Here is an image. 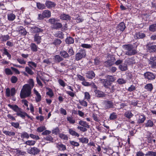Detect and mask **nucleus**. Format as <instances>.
I'll return each instance as SVG.
<instances>
[{
	"instance_id": "1",
	"label": "nucleus",
	"mask_w": 156,
	"mask_h": 156,
	"mask_svg": "<svg viewBox=\"0 0 156 156\" xmlns=\"http://www.w3.org/2000/svg\"><path fill=\"white\" fill-rule=\"evenodd\" d=\"M29 84L24 85L21 90L20 96L22 98L29 97L31 94V90L34 85V83L32 79H30L28 81Z\"/></svg>"
},
{
	"instance_id": "2",
	"label": "nucleus",
	"mask_w": 156,
	"mask_h": 156,
	"mask_svg": "<svg viewBox=\"0 0 156 156\" xmlns=\"http://www.w3.org/2000/svg\"><path fill=\"white\" fill-rule=\"evenodd\" d=\"M135 45L133 46L132 44H128L124 45V48L126 50L125 54L127 55L131 56L135 55L137 52L136 48L138 45V43L136 42Z\"/></svg>"
},
{
	"instance_id": "3",
	"label": "nucleus",
	"mask_w": 156,
	"mask_h": 156,
	"mask_svg": "<svg viewBox=\"0 0 156 156\" xmlns=\"http://www.w3.org/2000/svg\"><path fill=\"white\" fill-rule=\"evenodd\" d=\"M86 55V52L84 50H81L77 53L75 57V59L77 61H79L82 58L84 57Z\"/></svg>"
},
{
	"instance_id": "4",
	"label": "nucleus",
	"mask_w": 156,
	"mask_h": 156,
	"mask_svg": "<svg viewBox=\"0 0 156 156\" xmlns=\"http://www.w3.org/2000/svg\"><path fill=\"white\" fill-rule=\"evenodd\" d=\"M144 76L145 78L149 80H152L155 78V75L150 72H147L144 73Z\"/></svg>"
},
{
	"instance_id": "5",
	"label": "nucleus",
	"mask_w": 156,
	"mask_h": 156,
	"mask_svg": "<svg viewBox=\"0 0 156 156\" xmlns=\"http://www.w3.org/2000/svg\"><path fill=\"white\" fill-rule=\"evenodd\" d=\"M40 152V150L36 147L31 148L29 149L28 151V153L30 154L33 155H36L38 154Z\"/></svg>"
},
{
	"instance_id": "6",
	"label": "nucleus",
	"mask_w": 156,
	"mask_h": 156,
	"mask_svg": "<svg viewBox=\"0 0 156 156\" xmlns=\"http://www.w3.org/2000/svg\"><path fill=\"white\" fill-rule=\"evenodd\" d=\"M45 7L49 9L54 8L56 6V4L53 2L47 0L45 2Z\"/></svg>"
},
{
	"instance_id": "7",
	"label": "nucleus",
	"mask_w": 156,
	"mask_h": 156,
	"mask_svg": "<svg viewBox=\"0 0 156 156\" xmlns=\"http://www.w3.org/2000/svg\"><path fill=\"white\" fill-rule=\"evenodd\" d=\"M104 105L106 109L113 108V103L111 101H105L104 102Z\"/></svg>"
},
{
	"instance_id": "8",
	"label": "nucleus",
	"mask_w": 156,
	"mask_h": 156,
	"mask_svg": "<svg viewBox=\"0 0 156 156\" xmlns=\"http://www.w3.org/2000/svg\"><path fill=\"white\" fill-rule=\"evenodd\" d=\"M147 49L151 52L156 51V45L153 43H149L147 45Z\"/></svg>"
},
{
	"instance_id": "9",
	"label": "nucleus",
	"mask_w": 156,
	"mask_h": 156,
	"mask_svg": "<svg viewBox=\"0 0 156 156\" xmlns=\"http://www.w3.org/2000/svg\"><path fill=\"white\" fill-rule=\"evenodd\" d=\"M115 60V58L114 57L110 59L105 62L104 65L105 66L107 67L111 66L114 64V62Z\"/></svg>"
},
{
	"instance_id": "10",
	"label": "nucleus",
	"mask_w": 156,
	"mask_h": 156,
	"mask_svg": "<svg viewBox=\"0 0 156 156\" xmlns=\"http://www.w3.org/2000/svg\"><path fill=\"white\" fill-rule=\"evenodd\" d=\"M149 64L152 67H156V56L151 57L149 61Z\"/></svg>"
},
{
	"instance_id": "11",
	"label": "nucleus",
	"mask_w": 156,
	"mask_h": 156,
	"mask_svg": "<svg viewBox=\"0 0 156 156\" xmlns=\"http://www.w3.org/2000/svg\"><path fill=\"white\" fill-rule=\"evenodd\" d=\"M8 106L10 108L12 109L16 113L20 111L21 109L19 108L18 106L16 105H11L10 104H8Z\"/></svg>"
},
{
	"instance_id": "12",
	"label": "nucleus",
	"mask_w": 156,
	"mask_h": 156,
	"mask_svg": "<svg viewBox=\"0 0 156 156\" xmlns=\"http://www.w3.org/2000/svg\"><path fill=\"white\" fill-rule=\"evenodd\" d=\"M134 38L136 39H142L144 38L145 34L143 33L139 32L136 33L134 36Z\"/></svg>"
},
{
	"instance_id": "13",
	"label": "nucleus",
	"mask_w": 156,
	"mask_h": 156,
	"mask_svg": "<svg viewBox=\"0 0 156 156\" xmlns=\"http://www.w3.org/2000/svg\"><path fill=\"white\" fill-rule=\"evenodd\" d=\"M95 95L98 97H102L105 96L104 93L99 90H94Z\"/></svg>"
},
{
	"instance_id": "14",
	"label": "nucleus",
	"mask_w": 156,
	"mask_h": 156,
	"mask_svg": "<svg viewBox=\"0 0 156 156\" xmlns=\"http://www.w3.org/2000/svg\"><path fill=\"white\" fill-rule=\"evenodd\" d=\"M126 28L125 24L123 22H121L117 26V29L118 30L123 31Z\"/></svg>"
},
{
	"instance_id": "15",
	"label": "nucleus",
	"mask_w": 156,
	"mask_h": 156,
	"mask_svg": "<svg viewBox=\"0 0 156 156\" xmlns=\"http://www.w3.org/2000/svg\"><path fill=\"white\" fill-rule=\"evenodd\" d=\"M34 93L36 96V102H38L40 101L41 100V96L35 88L34 89Z\"/></svg>"
},
{
	"instance_id": "16",
	"label": "nucleus",
	"mask_w": 156,
	"mask_h": 156,
	"mask_svg": "<svg viewBox=\"0 0 156 156\" xmlns=\"http://www.w3.org/2000/svg\"><path fill=\"white\" fill-rule=\"evenodd\" d=\"M100 81L101 83H103L104 86L105 87H108V86L111 84L110 82L109 81H108L107 80L101 79Z\"/></svg>"
},
{
	"instance_id": "17",
	"label": "nucleus",
	"mask_w": 156,
	"mask_h": 156,
	"mask_svg": "<svg viewBox=\"0 0 156 156\" xmlns=\"http://www.w3.org/2000/svg\"><path fill=\"white\" fill-rule=\"evenodd\" d=\"M86 76L89 79H93L94 77L95 74L93 71H89L86 74Z\"/></svg>"
},
{
	"instance_id": "18",
	"label": "nucleus",
	"mask_w": 156,
	"mask_h": 156,
	"mask_svg": "<svg viewBox=\"0 0 156 156\" xmlns=\"http://www.w3.org/2000/svg\"><path fill=\"white\" fill-rule=\"evenodd\" d=\"M60 17L61 19L63 20H68L70 19V16L68 15L65 14H61L60 16Z\"/></svg>"
},
{
	"instance_id": "19",
	"label": "nucleus",
	"mask_w": 156,
	"mask_h": 156,
	"mask_svg": "<svg viewBox=\"0 0 156 156\" xmlns=\"http://www.w3.org/2000/svg\"><path fill=\"white\" fill-rule=\"evenodd\" d=\"M68 131L69 133L73 136H75L79 137V134L76 133L75 131L73 130L72 129H69Z\"/></svg>"
},
{
	"instance_id": "20",
	"label": "nucleus",
	"mask_w": 156,
	"mask_h": 156,
	"mask_svg": "<svg viewBox=\"0 0 156 156\" xmlns=\"http://www.w3.org/2000/svg\"><path fill=\"white\" fill-rule=\"evenodd\" d=\"M145 125L147 127H151L154 125V123L152 121L148 120L146 121Z\"/></svg>"
},
{
	"instance_id": "21",
	"label": "nucleus",
	"mask_w": 156,
	"mask_h": 156,
	"mask_svg": "<svg viewBox=\"0 0 156 156\" xmlns=\"http://www.w3.org/2000/svg\"><path fill=\"white\" fill-rule=\"evenodd\" d=\"M3 133L7 136H14L15 135V133L14 132L7 131L4 129L3 130Z\"/></svg>"
},
{
	"instance_id": "22",
	"label": "nucleus",
	"mask_w": 156,
	"mask_h": 156,
	"mask_svg": "<svg viewBox=\"0 0 156 156\" xmlns=\"http://www.w3.org/2000/svg\"><path fill=\"white\" fill-rule=\"evenodd\" d=\"M146 119V117L144 115H140L138 120V122L139 123H142L144 122Z\"/></svg>"
},
{
	"instance_id": "23",
	"label": "nucleus",
	"mask_w": 156,
	"mask_h": 156,
	"mask_svg": "<svg viewBox=\"0 0 156 156\" xmlns=\"http://www.w3.org/2000/svg\"><path fill=\"white\" fill-rule=\"evenodd\" d=\"M43 16L44 18H48L50 17L51 16V12L49 10H44L43 12Z\"/></svg>"
},
{
	"instance_id": "24",
	"label": "nucleus",
	"mask_w": 156,
	"mask_h": 156,
	"mask_svg": "<svg viewBox=\"0 0 156 156\" xmlns=\"http://www.w3.org/2000/svg\"><path fill=\"white\" fill-rule=\"evenodd\" d=\"M60 55L65 58H68L69 57V55L67 52L64 51H61L60 53Z\"/></svg>"
},
{
	"instance_id": "25",
	"label": "nucleus",
	"mask_w": 156,
	"mask_h": 156,
	"mask_svg": "<svg viewBox=\"0 0 156 156\" xmlns=\"http://www.w3.org/2000/svg\"><path fill=\"white\" fill-rule=\"evenodd\" d=\"M57 147L60 151H64L66 149V146L62 144H57Z\"/></svg>"
},
{
	"instance_id": "26",
	"label": "nucleus",
	"mask_w": 156,
	"mask_h": 156,
	"mask_svg": "<svg viewBox=\"0 0 156 156\" xmlns=\"http://www.w3.org/2000/svg\"><path fill=\"white\" fill-rule=\"evenodd\" d=\"M149 30L151 32L156 31V23L150 25L149 27Z\"/></svg>"
},
{
	"instance_id": "27",
	"label": "nucleus",
	"mask_w": 156,
	"mask_h": 156,
	"mask_svg": "<svg viewBox=\"0 0 156 156\" xmlns=\"http://www.w3.org/2000/svg\"><path fill=\"white\" fill-rule=\"evenodd\" d=\"M119 69L122 71H125L127 69V65L125 64L120 65L119 66Z\"/></svg>"
},
{
	"instance_id": "28",
	"label": "nucleus",
	"mask_w": 156,
	"mask_h": 156,
	"mask_svg": "<svg viewBox=\"0 0 156 156\" xmlns=\"http://www.w3.org/2000/svg\"><path fill=\"white\" fill-rule=\"evenodd\" d=\"M145 88L147 91H151L152 90L153 87L151 83H148L145 85Z\"/></svg>"
},
{
	"instance_id": "29",
	"label": "nucleus",
	"mask_w": 156,
	"mask_h": 156,
	"mask_svg": "<svg viewBox=\"0 0 156 156\" xmlns=\"http://www.w3.org/2000/svg\"><path fill=\"white\" fill-rule=\"evenodd\" d=\"M79 124L80 125L83 126L86 128H89L90 126L86 122L80 121L79 122Z\"/></svg>"
},
{
	"instance_id": "30",
	"label": "nucleus",
	"mask_w": 156,
	"mask_h": 156,
	"mask_svg": "<svg viewBox=\"0 0 156 156\" xmlns=\"http://www.w3.org/2000/svg\"><path fill=\"white\" fill-rule=\"evenodd\" d=\"M37 8L40 9H45V5L43 4L40 2L37 3Z\"/></svg>"
},
{
	"instance_id": "31",
	"label": "nucleus",
	"mask_w": 156,
	"mask_h": 156,
	"mask_svg": "<svg viewBox=\"0 0 156 156\" xmlns=\"http://www.w3.org/2000/svg\"><path fill=\"white\" fill-rule=\"evenodd\" d=\"M62 25L60 23H56L53 25V28L54 29H58L61 28Z\"/></svg>"
},
{
	"instance_id": "32",
	"label": "nucleus",
	"mask_w": 156,
	"mask_h": 156,
	"mask_svg": "<svg viewBox=\"0 0 156 156\" xmlns=\"http://www.w3.org/2000/svg\"><path fill=\"white\" fill-rule=\"evenodd\" d=\"M15 15L13 13H11L8 15V19L10 21H13L15 18Z\"/></svg>"
},
{
	"instance_id": "33",
	"label": "nucleus",
	"mask_w": 156,
	"mask_h": 156,
	"mask_svg": "<svg viewBox=\"0 0 156 156\" xmlns=\"http://www.w3.org/2000/svg\"><path fill=\"white\" fill-rule=\"evenodd\" d=\"M124 115L126 118L128 119H130L133 116V115L130 111L126 112L125 113Z\"/></svg>"
},
{
	"instance_id": "34",
	"label": "nucleus",
	"mask_w": 156,
	"mask_h": 156,
	"mask_svg": "<svg viewBox=\"0 0 156 156\" xmlns=\"http://www.w3.org/2000/svg\"><path fill=\"white\" fill-rule=\"evenodd\" d=\"M25 113H26V112H23L20 110V111H19V112L17 113L16 114L18 116H19L22 118L24 119L25 117Z\"/></svg>"
},
{
	"instance_id": "35",
	"label": "nucleus",
	"mask_w": 156,
	"mask_h": 156,
	"mask_svg": "<svg viewBox=\"0 0 156 156\" xmlns=\"http://www.w3.org/2000/svg\"><path fill=\"white\" fill-rule=\"evenodd\" d=\"M67 120L69 123L73 124L75 122V119L72 116H69L67 117Z\"/></svg>"
},
{
	"instance_id": "36",
	"label": "nucleus",
	"mask_w": 156,
	"mask_h": 156,
	"mask_svg": "<svg viewBox=\"0 0 156 156\" xmlns=\"http://www.w3.org/2000/svg\"><path fill=\"white\" fill-rule=\"evenodd\" d=\"M145 156H156V152L152 151L147 152L145 154Z\"/></svg>"
},
{
	"instance_id": "37",
	"label": "nucleus",
	"mask_w": 156,
	"mask_h": 156,
	"mask_svg": "<svg viewBox=\"0 0 156 156\" xmlns=\"http://www.w3.org/2000/svg\"><path fill=\"white\" fill-rule=\"evenodd\" d=\"M32 30H33L34 32H40L42 31V29L37 27H35L32 28Z\"/></svg>"
},
{
	"instance_id": "38",
	"label": "nucleus",
	"mask_w": 156,
	"mask_h": 156,
	"mask_svg": "<svg viewBox=\"0 0 156 156\" xmlns=\"http://www.w3.org/2000/svg\"><path fill=\"white\" fill-rule=\"evenodd\" d=\"M28 65L31 68L33 69V67L35 68L36 67L37 65L36 63L32 61L28 62Z\"/></svg>"
},
{
	"instance_id": "39",
	"label": "nucleus",
	"mask_w": 156,
	"mask_h": 156,
	"mask_svg": "<svg viewBox=\"0 0 156 156\" xmlns=\"http://www.w3.org/2000/svg\"><path fill=\"white\" fill-rule=\"evenodd\" d=\"M55 58V61L58 62L63 61V59L58 55H56Z\"/></svg>"
},
{
	"instance_id": "40",
	"label": "nucleus",
	"mask_w": 156,
	"mask_h": 156,
	"mask_svg": "<svg viewBox=\"0 0 156 156\" xmlns=\"http://www.w3.org/2000/svg\"><path fill=\"white\" fill-rule=\"evenodd\" d=\"M36 143V141L34 140H27L26 141L25 144L29 146H33Z\"/></svg>"
},
{
	"instance_id": "41",
	"label": "nucleus",
	"mask_w": 156,
	"mask_h": 156,
	"mask_svg": "<svg viewBox=\"0 0 156 156\" xmlns=\"http://www.w3.org/2000/svg\"><path fill=\"white\" fill-rule=\"evenodd\" d=\"M31 49L33 51H36L37 50V46L34 43H32L30 45Z\"/></svg>"
},
{
	"instance_id": "42",
	"label": "nucleus",
	"mask_w": 156,
	"mask_h": 156,
	"mask_svg": "<svg viewBox=\"0 0 156 156\" xmlns=\"http://www.w3.org/2000/svg\"><path fill=\"white\" fill-rule=\"evenodd\" d=\"M117 118V116L116 113L115 112H113L110 114L109 119L110 120H112L115 119Z\"/></svg>"
},
{
	"instance_id": "43",
	"label": "nucleus",
	"mask_w": 156,
	"mask_h": 156,
	"mask_svg": "<svg viewBox=\"0 0 156 156\" xmlns=\"http://www.w3.org/2000/svg\"><path fill=\"white\" fill-rule=\"evenodd\" d=\"M43 34L41 32H38L34 36V39H41V38L43 36Z\"/></svg>"
},
{
	"instance_id": "44",
	"label": "nucleus",
	"mask_w": 156,
	"mask_h": 156,
	"mask_svg": "<svg viewBox=\"0 0 156 156\" xmlns=\"http://www.w3.org/2000/svg\"><path fill=\"white\" fill-rule=\"evenodd\" d=\"M79 140L83 143H88L89 141V140L88 138L85 137L80 138L79 139Z\"/></svg>"
},
{
	"instance_id": "45",
	"label": "nucleus",
	"mask_w": 156,
	"mask_h": 156,
	"mask_svg": "<svg viewBox=\"0 0 156 156\" xmlns=\"http://www.w3.org/2000/svg\"><path fill=\"white\" fill-rule=\"evenodd\" d=\"M59 137L62 139L64 140H68V137L65 134L62 133H60L59 134Z\"/></svg>"
},
{
	"instance_id": "46",
	"label": "nucleus",
	"mask_w": 156,
	"mask_h": 156,
	"mask_svg": "<svg viewBox=\"0 0 156 156\" xmlns=\"http://www.w3.org/2000/svg\"><path fill=\"white\" fill-rule=\"evenodd\" d=\"M25 71L28 74L31 75H33L34 73L31 69L27 67L25 68Z\"/></svg>"
},
{
	"instance_id": "47",
	"label": "nucleus",
	"mask_w": 156,
	"mask_h": 156,
	"mask_svg": "<svg viewBox=\"0 0 156 156\" xmlns=\"http://www.w3.org/2000/svg\"><path fill=\"white\" fill-rule=\"evenodd\" d=\"M22 138H26L27 139L29 138L30 136L26 132H23L21 134V136Z\"/></svg>"
},
{
	"instance_id": "48",
	"label": "nucleus",
	"mask_w": 156,
	"mask_h": 156,
	"mask_svg": "<svg viewBox=\"0 0 156 156\" xmlns=\"http://www.w3.org/2000/svg\"><path fill=\"white\" fill-rule=\"evenodd\" d=\"M55 35L56 37L60 38H63V34L62 33L61 31H58Z\"/></svg>"
},
{
	"instance_id": "49",
	"label": "nucleus",
	"mask_w": 156,
	"mask_h": 156,
	"mask_svg": "<svg viewBox=\"0 0 156 156\" xmlns=\"http://www.w3.org/2000/svg\"><path fill=\"white\" fill-rule=\"evenodd\" d=\"M45 129V126H41L37 128V131L38 132H43Z\"/></svg>"
},
{
	"instance_id": "50",
	"label": "nucleus",
	"mask_w": 156,
	"mask_h": 156,
	"mask_svg": "<svg viewBox=\"0 0 156 156\" xmlns=\"http://www.w3.org/2000/svg\"><path fill=\"white\" fill-rule=\"evenodd\" d=\"M69 143L71 145L75 147H78L79 146V144L78 142L74 141H70Z\"/></svg>"
},
{
	"instance_id": "51",
	"label": "nucleus",
	"mask_w": 156,
	"mask_h": 156,
	"mask_svg": "<svg viewBox=\"0 0 156 156\" xmlns=\"http://www.w3.org/2000/svg\"><path fill=\"white\" fill-rule=\"evenodd\" d=\"M17 78L14 76H12L11 78V80L12 83H15L17 81Z\"/></svg>"
},
{
	"instance_id": "52",
	"label": "nucleus",
	"mask_w": 156,
	"mask_h": 156,
	"mask_svg": "<svg viewBox=\"0 0 156 156\" xmlns=\"http://www.w3.org/2000/svg\"><path fill=\"white\" fill-rule=\"evenodd\" d=\"M117 82L119 84H122L126 83V80L122 78L119 79L117 80Z\"/></svg>"
},
{
	"instance_id": "53",
	"label": "nucleus",
	"mask_w": 156,
	"mask_h": 156,
	"mask_svg": "<svg viewBox=\"0 0 156 156\" xmlns=\"http://www.w3.org/2000/svg\"><path fill=\"white\" fill-rule=\"evenodd\" d=\"M48 91L47 92L46 94L50 97H52L53 96V93L52 90L50 88H48Z\"/></svg>"
},
{
	"instance_id": "54",
	"label": "nucleus",
	"mask_w": 156,
	"mask_h": 156,
	"mask_svg": "<svg viewBox=\"0 0 156 156\" xmlns=\"http://www.w3.org/2000/svg\"><path fill=\"white\" fill-rule=\"evenodd\" d=\"M5 73L8 75H12V73L11 69L9 68L5 69Z\"/></svg>"
},
{
	"instance_id": "55",
	"label": "nucleus",
	"mask_w": 156,
	"mask_h": 156,
	"mask_svg": "<svg viewBox=\"0 0 156 156\" xmlns=\"http://www.w3.org/2000/svg\"><path fill=\"white\" fill-rule=\"evenodd\" d=\"M81 46L83 48H90L91 47V45L85 44H82Z\"/></svg>"
},
{
	"instance_id": "56",
	"label": "nucleus",
	"mask_w": 156,
	"mask_h": 156,
	"mask_svg": "<svg viewBox=\"0 0 156 156\" xmlns=\"http://www.w3.org/2000/svg\"><path fill=\"white\" fill-rule=\"evenodd\" d=\"M17 60L20 64H25L26 63V62L24 61L23 59L18 58L17 59Z\"/></svg>"
},
{
	"instance_id": "57",
	"label": "nucleus",
	"mask_w": 156,
	"mask_h": 156,
	"mask_svg": "<svg viewBox=\"0 0 156 156\" xmlns=\"http://www.w3.org/2000/svg\"><path fill=\"white\" fill-rule=\"evenodd\" d=\"M84 98L87 99L88 101H89L90 99V95L88 92H86L84 93Z\"/></svg>"
},
{
	"instance_id": "58",
	"label": "nucleus",
	"mask_w": 156,
	"mask_h": 156,
	"mask_svg": "<svg viewBox=\"0 0 156 156\" xmlns=\"http://www.w3.org/2000/svg\"><path fill=\"white\" fill-rule=\"evenodd\" d=\"M61 43L60 40H55L53 42V44L55 45H59Z\"/></svg>"
},
{
	"instance_id": "59",
	"label": "nucleus",
	"mask_w": 156,
	"mask_h": 156,
	"mask_svg": "<svg viewBox=\"0 0 156 156\" xmlns=\"http://www.w3.org/2000/svg\"><path fill=\"white\" fill-rule=\"evenodd\" d=\"M60 111L61 114L64 115H66L67 113L66 111L63 108H61L60 109Z\"/></svg>"
},
{
	"instance_id": "60",
	"label": "nucleus",
	"mask_w": 156,
	"mask_h": 156,
	"mask_svg": "<svg viewBox=\"0 0 156 156\" xmlns=\"http://www.w3.org/2000/svg\"><path fill=\"white\" fill-rule=\"evenodd\" d=\"M68 53H69V55L70 56H72L74 55V52L72 48L69 49L68 50Z\"/></svg>"
},
{
	"instance_id": "61",
	"label": "nucleus",
	"mask_w": 156,
	"mask_h": 156,
	"mask_svg": "<svg viewBox=\"0 0 156 156\" xmlns=\"http://www.w3.org/2000/svg\"><path fill=\"white\" fill-rule=\"evenodd\" d=\"M107 79L109 80V81L111 82H113L115 80V79L112 76H108Z\"/></svg>"
},
{
	"instance_id": "62",
	"label": "nucleus",
	"mask_w": 156,
	"mask_h": 156,
	"mask_svg": "<svg viewBox=\"0 0 156 156\" xmlns=\"http://www.w3.org/2000/svg\"><path fill=\"white\" fill-rule=\"evenodd\" d=\"M135 89V87L133 85H132L129 87L128 90L130 92H131L134 90Z\"/></svg>"
},
{
	"instance_id": "63",
	"label": "nucleus",
	"mask_w": 156,
	"mask_h": 156,
	"mask_svg": "<svg viewBox=\"0 0 156 156\" xmlns=\"http://www.w3.org/2000/svg\"><path fill=\"white\" fill-rule=\"evenodd\" d=\"M11 125L15 128H17L19 126V123L18 122H12L11 123Z\"/></svg>"
},
{
	"instance_id": "64",
	"label": "nucleus",
	"mask_w": 156,
	"mask_h": 156,
	"mask_svg": "<svg viewBox=\"0 0 156 156\" xmlns=\"http://www.w3.org/2000/svg\"><path fill=\"white\" fill-rule=\"evenodd\" d=\"M59 84L62 87H64L65 86V83L62 80L59 79L58 80Z\"/></svg>"
}]
</instances>
